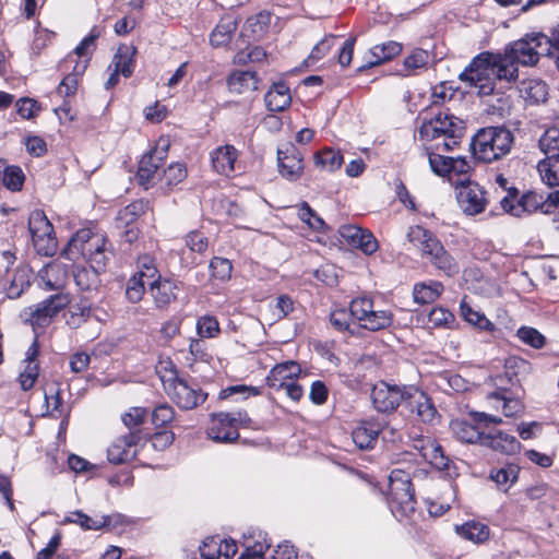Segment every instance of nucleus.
<instances>
[{"mask_svg":"<svg viewBox=\"0 0 559 559\" xmlns=\"http://www.w3.org/2000/svg\"><path fill=\"white\" fill-rule=\"evenodd\" d=\"M514 75L513 68L502 64L500 55L483 52L473 59L469 67L460 74V79L477 88L479 95H490L497 81L511 83L514 82Z\"/></svg>","mask_w":559,"mask_h":559,"instance_id":"1","label":"nucleus"},{"mask_svg":"<svg viewBox=\"0 0 559 559\" xmlns=\"http://www.w3.org/2000/svg\"><path fill=\"white\" fill-rule=\"evenodd\" d=\"M62 255L71 261L83 259L95 270H105L112 255V248L105 235L83 228L70 238Z\"/></svg>","mask_w":559,"mask_h":559,"instance_id":"2","label":"nucleus"},{"mask_svg":"<svg viewBox=\"0 0 559 559\" xmlns=\"http://www.w3.org/2000/svg\"><path fill=\"white\" fill-rule=\"evenodd\" d=\"M393 316L390 311L376 309L370 298L361 297L352 300L349 309H335L331 312V324L338 331L349 330L350 322H358L359 326L378 331L391 325Z\"/></svg>","mask_w":559,"mask_h":559,"instance_id":"3","label":"nucleus"},{"mask_svg":"<svg viewBox=\"0 0 559 559\" xmlns=\"http://www.w3.org/2000/svg\"><path fill=\"white\" fill-rule=\"evenodd\" d=\"M464 132V122L450 114H439L424 121L418 130L419 139L425 143L435 142L428 150L451 151Z\"/></svg>","mask_w":559,"mask_h":559,"instance_id":"4","label":"nucleus"},{"mask_svg":"<svg viewBox=\"0 0 559 559\" xmlns=\"http://www.w3.org/2000/svg\"><path fill=\"white\" fill-rule=\"evenodd\" d=\"M551 47L550 39L544 34H531L515 40L504 48L500 55V61L503 66L514 69V81L519 76L518 66H534L539 57L549 52Z\"/></svg>","mask_w":559,"mask_h":559,"instance_id":"5","label":"nucleus"},{"mask_svg":"<svg viewBox=\"0 0 559 559\" xmlns=\"http://www.w3.org/2000/svg\"><path fill=\"white\" fill-rule=\"evenodd\" d=\"M513 143L512 133L504 128L480 129L473 138L472 150L475 158L491 163L508 154Z\"/></svg>","mask_w":559,"mask_h":559,"instance_id":"6","label":"nucleus"},{"mask_svg":"<svg viewBox=\"0 0 559 559\" xmlns=\"http://www.w3.org/2000/svg\"><path fill=\"white\" fill-rule=\"evenodd\" d=\"M163 384L166 393L182 409H192L202 404L207 394L197 384H191L187 379L180 377H163Z\"/></svg>","mask_w":559,"mask_h":559,"instance_id":"7","label":"nucleus"},{"mask_svg":"<svg viewBox=\"0 0 559 559\" xmlns=\"http://www.w3.org/2000/svg\"><path fill=\"white\" fill-rule=\"evenodd\" d=\"M28 230L36 251L43 255H53L57 251V240L53 227L44 212L34 211L28 218Z\"/></svg>","mask_w":559,"mask_h":559,"instance_id":"8","label":"nucleus"},{"mask_svg":"<svg viewBox=\"0 0 559 559\" xmlns=\"http://www.w3.org/2000/svg\"><path fill=\"white\" fill-rule=\"evenodd\" d=\"M453 185L456 190L457 204L464 214L474 216L486 210L487 192L477 182L464 178Z\"/></svg>","mask_w":559,"mask_h":559,"instance_id":"9","label":"nucleus"},{"mask_svg":"<svg viewBox=\"0 0 559 559\" xmlns=\"http://www.w3.org/2000/svg\"><path fill=\"white\" fill-rule=\"evenodd\" d=\"M70 301L69 294L64 292L56 293L36 306L29 307L24 313L34 329L46 328L50 324L52 318L64 309Z\"/></svg>","mask_w":559,"mask_h":559,"instance_id":"10","label":"nucleus"},{"mask_svg":"<svg viewBox=\"0 0 559 559\" xmlns=\"http://www.w3.org/2000/svg\"><path fill=\"white\" fill-rule=\"evenodd\" d=\"M407 393H409V386L401 388L380 381L372 388L371 400L378 412L392 413L402 402L406 405Z\"/></svg>","mask_w":559,"mask_h":559,"instance_id":"11","label":"nucleus"},{"mask_svg":"<svg viewBox=\"0 0 559 559\" xmlns=\"http://www.w3.org/2000/svg\"><path fill=\"white\" fill-rule=\"evenodd\" d=\"M167 150L168 142L160 140L150 153L141 158L138 169V180L145 189L157 185L160 176L158 168L166 157Z\"/></svg>","mask_w":559,"mask_h":559,"instance_id":"12","label":"nucleus"},{"mask_svg":"<svg viewBox=\"0 0 559 559\" xmlns=\"http://www.w3.org/2000/svg\"><path fill=\"white\" fill-rule=\"evenodd\" d=\"M389 503L393 513L408 516L415 510L414 490L411 483L389 480Z\"/></svg>","mask_w":559,"mask_h":559,"instance_id":"13","label":"nucleus"},{"mask_svg":"<svg viewBox=\"0 0 559 559\" xmlns=\"http://www.w3.org/2000/svg\"><path fill=\"white\" fill-rule=\"evenodd\" d=\"M420 254L447 275H453L459 272L456 262L445 251L440 240L433 234L428 238L425 249H423Z\"/></svg>","mask_w":559,"mask_h":559,"instance_id":"14","label":"nucleus"},{"mask_svg":"<svg viewBox=\"0 0 559 559\" xmlns=\"http://www.w3.org/2000/svg\"><path fill=\"white\" fill-rule=\"evenodd\" d=\"M239 418L226 413L214 415L207 429L209 437L217 442H233L238 439Z\"/></svg>","mask_w":559,"mask_h":559,"instance_id":"15","label":"nucleus"},{"mask_svg":"<svg viewBox=\"0 0 559 559\" xmlns=\"http://www.w3.org/2000/svg\"><path fill=\"white\" fill-rule=\"evenodd\" d=\"M68 281V270L66 265L53 261L40 269L36 276V284L44 290L63 292Z\"/></svg>","mask_w":559,"mask_h":559,"instance_id":"16","label":"nucleus"},{"mask_svg":"<svg viewBox=\"0 0 559 559\" xmlns=\"http://www.w3.org/2000/svg\"><path fill=\"white\" fill-rule=\"evenodd\" d=\"M39 345L35 338L25 353V358L21 362L19 383L23 391L31 390L39 376Z\"/></svg>","mask_w":559,"mask_h":559,"instance_id":"17","label":"nucleus"},{"mask_svg":"<svg viewBox=\"0 0 559 559\" xmlns=\"http://www.w3.org/2000/svg\"><path fill=\"white\" fill-rule=\"evenodd\" d=\"M139 436L130 431L112 441L107 450L108 460L114 464H121L132 460L136 454Z\"/></svg>","mask_w":559,"mask_h":559,"instance_id":"18","label":"nucleus"},{"mask_svg":"<svg viewBox=\"0 0 559 559\" xmlns=\"http://www.w3.org/2000/svg\"><path fill=\"white\" fill-rule=\"evenodd\" d=\"M341 236L346 239L352 246L359 248L366 254L374 253L378 248V241L374 236L358 226L345 225L340 229Z\"/></svg>","mask_w":559,"mask_h":559,"instance_id":"19","label":"nucleus"},{"mask_svg":"<svg viewBox=\"0 0 559 559\" xmlns=\"http://www.w3.org/2000/svg\"><path fill=\"white\" fill-rule=\"evenodd\" d=\"M451 430L454 436L462 442L480 444L483 443V437L486 435V430L480 424L475 421V414L472 415V419H454L451 421Z\"/></svg>","mask_w":559,"mask_h":559,"instance_id":"20","label":"nucleus"},{"mask_svg":"<svg viewBox=\"0 0 559 559\" xmlns=\"http://www.w3.org/2000/svg\"><path fill=\"white\" fill-rule=\"evenodd\" d=\"M406 407L411 412H415L418 418L424 423H432L437 416V411L430 399L423 391L414 386H409Z\"/></svg>","mask_w":559,"mask_h":559,"instance_id":"21","label":"nucleus"},{"mask_svg":"<svg viewBox=\"0 0 559 559\" xmlns=\"http://www.w3.org/2000/svg\"><path fill=\"white\" fill-rule=\"evenodd\" d=\"M537 170L542 181L550 188H557L548 194V200L559 205V158L546 157L537 164Z\"/></svg>","mask_w":559,"mask_h":559,"instance_id":"22","label":"nucleus"},{"mask_svg":"<svg viewBox=\"0 0 559 559\" xmlns=\"http://www.w3.org/2000/svg\"><path fill=\"white\" fill-rule=\"evenodd\" d=\"M32 271L27 266H19L10 280L0 283V294L8 299H17L31 286Z\"/></svg>","mask_w":559,"mask_h":559,"instance_id":"23","label":"nucleus"},{"mask_svg":"<svg viewBox=\"0 0 559 559\" xmlns=\"http://www.w3.org/2000/svg\"><path fill=\"white\" fill-rule=\"evenodd\" d=\"M150 293L158 308H164L177 298L179 285L169 278H162L159 275L156 280L148 283Z\"/></svg>","mask_w":559,"mask_h":559,"instance_id":"24","label":"nucleus"},{"mask_svg":"<svg viewBox=\"0 0 559 559\" xmlns=\"http://www.w3.org/2000/svg\"><path fill=\"white\" fill-rule=\"evenodd\" d=\"M277 159L283 177L288 180H296L300 177L304 169L302 158L293 145L286 150H278Z\"/></svg>","mask_w":559,"mask_h":559,"instance_id":"25","label":"nucleus"},{"mask_svg":"<svg viewBox=\"0 0 559 559\" xmlns=\"http://www.w3.org/2000/svg\"><path fill=\"white\" fill-rule=\"evenodd\" d=\"M301 368L295 361H285L277 364L272 368L269 376L266 377V383L274 390H281V388L295 379L300 374Z\"/></svg>","mask_w":559,"mask_h":559,"instance_id":"26","label":"nucleus"},{"mask_svg":"<svg viewBox=\"0 0 559 559\" xmlns=\"http://www.w3.org/2000/svg\"><path fill=\"white\" fill-rule=\"evenodd\" d=\"M483 438L481 445L488 447L493 451L508 455L520 452L521 443L514 436L508 435L503 431H487Z\"/></svg>","mask_w":559,"mask_h":559,"instance_id":"27","label":"nucleus"},{"mask_svg":"<svg viewBox=\"0 0 559 559\" xmlns=\"http://www.w3.org/2000/svg\"><path fill=\"white\" fill-rule=\"evenodd\" d=\"M238 151L233 145H223L211 153V162L216 173L229 176L235 171Z\"/></svg>","mask_w":559,"mask_h":559,"instance_id":"28","label":"nucleus"},{"mask_svg":"<svg viewBox=\"0 0 559 559\" xmlns=\"http://www.w3.org/2000/svg\"><path fill=\"white\" fill-rule=\"evenodd\" d=\"M264 100L265 106L270 111H284L292 103L290 90L283 82L274 83L265 94Z\"/></svg>","mask_w":559,"mask_h":559,"instance_id":"29","label":"nucleus"},{"mask_svg":"<svg viewBox=\"0 0 559 559\" xmlns=\"http://www.w3.org/2000/svg\"><path fill=\"white\" fill-rule=\"evenodd\" d=\"M380 433L383 435V438H386V430H381L378 424L362 423L354 429L352 438L359 449L367 450L373 448Z\"/></svg>","mask_w":559,"mask_h":559,"instance_id":"30","label":"nucleus"},{"mask_svg":"<svg viewBox=\"0 0 559 559\" xmlns=\"http://www.w3.org/2000/svg\"><path fill=\"white\" fill-rule=\"evenodd\" d=\"M227 84L231 93L245 94L258 88L259 79L251 71H235L228 76Z\"/></svg>","mask_w":559,"mask_h":559,"instance_id":"31","label":"nucleus"},{"mask_svg":"<svg viewBox=\"0 0 559 559\" xmlns=\"http://www.w3.org/2000/svg\"><path fill=\"white\" fill-rule=\"evenodd\" d=\"M551 206L555 205L548 200V198L546 201H543L542 195L535 192H528L523 194L516 203V217H521L524 214H531L537 211L547 213Z\"/></svg>","mask_w":559,"mask_h":559,"instance_id":"32","label":"nucleus"},{"mask_svg":"<svg viewBox=\"0 0 559 559\" xmlns=\"http://www.w3.org/2000/svg\"><path fill=\"white\" fill-rule=\"evenodd\" d=\"M273 16L266 11H262L253 16H250L243 26L246 36L253 40L263 38L271 26Z\"/></svg>","mask_w":559,"mask_h":559,"instance_id":"33","label":"nucleus"},{"mask_svg":"<svg viewBox=\"0 0 559 559\" xmlns=\"http://www.w3.org/2000/svg\"><path fill=\"white\" fill-rule=\"evenodd\" d=\"M455 533L462 538L474 544H480L489 538V527L478 521H468L462 525H455Z\"/></svg>","mask_w":559,"mask_h":559,"instance_id":"34","label":"nucleus"},{"mask_svg":"<svg viewBox=\"0 0 559 559\" xmlns=\"http://www.w3.org/2000/svg\"><path fill=\"white\" fill-rule=\"evenodd\" d=\"M401 44L393 40L374 45L368 51L367 63L370 67L383 63L397 56L401 52Z\"/></svg>","mask_w":559,"mask_h":559,"instance_id":"35","label":"nucleus"},{"mask_svg":"<svg viewBox=\"0 0 559 559\" xmlns=\"http://www.w3.org/2000/svg\"><path fill=\"white\" fill-rule=\"evenodd\" d=\"M521 96L530 104H539L546 100L548 88L540 80H526L520 84Z\"/></svg>","mask_w":559,"mask_h":559,"instance_id":"36","label":"nucleus"},{"mask_svg":"<svg viewBox=\"0 0 559 559\" xmlns=\"http://www.w3.org/2000/svg\"><path fill=\"white\" fill-rule=\"evenodd\" d=\"M344 162L341 152L326 147L314 154V165L322 171L333 173L337 170Z\"/></svg>","mask_w":559,"mask_h":559,"instance_id":"37","label":"nucleus"},{"mask_svg":"<svg viewBox=\"0 0 559 559\" xmlns=\"http://www.w3.org/2000/svg\"><path fill=\"white\" fill-rule=\"evenodd\" d=\"M236 28L237 22L234 17H223L211 34V44L215 47H221L228 44Z\"/></svg>","mask_w":559,"mask_h":559,"instance_id":"38","label":"nucleus"},{"mask_svg":"<svg viewBox=\"0 0 559 559\" xmlns=\"http://www.w3.org/2000/svg\"><path fill=\"white\" fill-rule=\"evenodd\" d=\"M100 271L102 270H95V267L92 266H90L88 269L84 266L76 267L73 271V277L76 286L82 292L96 290L97 287L99 286L98 274Z\"/></svg>","mask_w":559,"mask_h":559,"instance_id":"39","label":"nucleus"},{"mask_svg":"<svg viewBox=\"0 0 559 559\" xmlns=\"http://www.w3.org/2000/svg\"><path fill=\"white\" fill-rule=\"evenodd\" d=\"M64 521L67 523L78 524L84 530H100L109 524V519L106 515L90 516L81 511L71 512Z\"/></svg>","mask_w":559,"mask_h":559,"instance_id":"40","label":"nucleus"},{"mask_svg":"<svg viewBox=\"0 0 559 559\" xmlns=\"http://www.w3.org/2000/svg\"><path fill=\"white\" fill-rule=\"evenodd\" d=\"M135 51V47L133 46H120L117 53L114 56V70L121 73L126 78L130 76L133 72V57Z\"/></svg>","mask_w":559,"mask_h":559,"instance_id":"41","label":"nucleus"},{"mask_svg":"<svg viewBox=\"0 0 559 559\" xmlns=\"http://www.w3.org/2000/svg\"><path fill=\"white\" fill-rule=\"evenodd\" d=\"M187 177V169L180 163L169 165L158 178L159 188L163 190H170Z\"/></svg>","mask_w":559,"mask_h":559,"instance_id":"42","label":"nucleus"},{"mask_svg":"<svg viewBox=\"0 0 559 559\" xmlns=\"http://www.w3.org/2000/svg\"><path fill=\"white\" fill-rule=\"evenodd\" d=\"M87 68L86 60L76 61L73 72L66 75L58 86V93L61 96L73 95L78 87V76L83 74Z\"/></svg>","mask_w":559,"mask_h":559,"instance_id":"43","label":"nucleus"},{"mask_svg":"<svg viewBox=\"0 0 559 559\" xmlns=\"http://www.w3.org/2000/svg\"><path fill=\"white\" fill-rule=\"evenodd\" d=\"M461 313L465 321L479 330L488 332H492L495 330L493 323L489 321L484 313L475 310L464 300L461 302Z\"/></svg>","mask_w":559,"mask_h":559,"instance_id":"44","label":"nucleus"},{"mask_svg":"<svg viewBox=\"0 0 559 559\" xmlns=\"http://www.w3.org/2000/svg\"><path fill=\"white\" fill-rule=\"evenodd\" d=\"M538 146L547 157L559 158V128L547 129L539 138Z\"/></svg>","mask_w":559,"mask_h":559,"instance_id":"45","label":"nucleus"},{"mask_svg":"<svg viewBox=\"0 0 559 559\" xmlns=\"http://www.w3.org/2000/svg\"><path fill=\"white\" fill-rule=\"evenodd\" d=\"M443 290V286L439 282H430L429 284H417L414 287V299L419 304H429L435 301Z\"/></svg>","mask_w":559,"mask_h":559,"instance_id":"46","label":"nucleus"},{"mask_svg":"<svg viewBox=\"0 0 559 559\" xmlns=\"http://www.w3.org/2000/svg\"><path fill=\"white\" fill-rule=\"evenodd\" d=\"M427 449L423 457L438 469L449 466V459L444 455L441 445L436 440H427Z\"/></svg>","mask_w":559,"mask_h":559,"instance_id":"47","label":"nucleus"},{"mask_svg":"<svg viewBox=\"0 0 559 559\" xmlns=\"http://www.w3.org/2000/svg\"><path fill=\"white\" fill-rule=\"evenodd\" d=\"M3 170L2 182L5 188L11 191L21 190L24 181V175L20 167H5L4 162L0 160V173Z\"/></svg>","mask_w":559,"mask_h":559,"instance_id":"48","label":"nucleus"},{"mask_svg":"<svg viewBox=\"0 0 559 559\" xmlns=\"http://www.w3.org/2000/svg\"><path fill=\"white\" fill-rule=\"evenodd\" d=\"M519 466L514 464L507 465L495 472H491L490 478L507 491L518 479Z\"/></svg>","mask_w":559,"mask_h":559,"instance_id":"49","label":"nucleus"},{"mask_svg":"<svg viewBox=\"0 0 559 559\" xmlns=\"http://www.w3.org/2000/svg\"><path fill=\"white\" fill-rule=\"evenodd\" d=\"M147 202L142 200L135 201L119 211L117 221L119 224L128 226L135 222L147 210Z\"/></svg>","mask_w":559,"mask_h":559,"instance_id":"50","label":"nucleus"},{"mask_svg":"<svg viewBox=\"0 0 559 559\" xmlns=\"http://www.w3.org/2000/svg\"><path fill=\"white\" fill-rule=\"evenodd\" d=\"M489 399L497 403V408H501L502 413L507 417L514 416L522 411V403L518 399H509L500 393L495 392L489 395Z\"/></svg>","mask_w":559,"mask_h":559,"instance_id":"51","label":"nucleus"},{"mask_svg":"<svg viewBox=\"0 0 559 559\" xmlns=\"http://www.w3.org/2000/svg\"><path fill=\"white\" fill-rule=\"evenodd\" d=\"M146 283L148 284L150 281L138 274H134L129 278L126 287V296L128 300L131 302H139L145 293Z\"/></svg>","mask_w":559,"mask_h":559,"instance_id":"52","label":"nucleus"},{"mask_svg":"<svg viewBox=\"0 0 559 559\" xmlns=\"http://www.w3.org/2000/svg\"><path fill=\"white\" fill-rule=\"evenodd\" d=\"M100 36V31L97 27H93L90 34L82 39V41L75 47L74 55L79 58H84L88 62L92 52L94 50L95 40Z\"/></svg>","mask_w":559,"mask_h":559,"instance_id":"53","label":"nucleus"},{"mask_svg":"<svg viewBox=\"0 0 559 559\" xmlns=\"http://www.w3.org/2000/svg\"><path fill=\"white\" fill-rule=\"evenodd\" d=\"M427 317L432 328L449 326L454 321L452 312L442 307L432 308Z\"/></svg>","mask_w":559,"mask_h":559,"instance_id":"54","label":"nucleus"},{"mask_svg":"<svg viewBox=\"0 0 559 559\" xmlns=\"http://www.w3.org/2000/svg\"><path fill=\"white\" fill-rule=\"evenodd\" d=\"M451 158L441 155L440 153L429 152L428 159L431 170L441 177L450 175Z\"/></svg>","mask_w":559,"mask_h":559,"instance_id":"55","label":"nucleus"},{"mask_svg":"<svg viewBox=\"0 0 559 559\" xmlns=\"http://www.w3.org/2000/svg\"><path fill=\"white\" fill-rule=\"evenodd\" d=\"M210 270L213 277L226 281L231 275V262L224 258L215 257L211 260Z\"/></svg>","mask_w":559,"mask_h":559,"instance_id":"56","label":"nucleus"},{"mask_svg":"<svg viewBox=\"0 0 559 559\" xmlns=\"http://www.w3.org/2000/svg\"><path fill=\"white\" fill-rule=\"evenodd\" d=\"M336 37L335 36H325L321 41H319L311 50V53L309 55L307 59V64L312 66L318 60L323 58L334 46Z\"/></svg>","mask_w":559,"mask_h":559,"instance_id":"57","label":"nucleus"},{"mask_svg":"<svg viewBox=\"0 0 559 559\" xmlns=\"http://www.w3.org/2000/svg\"><path fill=\"white\" fill-rule=\"evenodd\" d=\"M211 540H213L216 544L217 548H219L218 551L214 552V559H219L221 557H224L225 559H230L236 555L237 545L234 540H222L218 537L211 536L206 537L203 540V543L210 544Z\"/></svg>","mask_w":559,"mask_h":559,"instance_id":"58","label":"nucleus"},{"mask_svg":"<svg viewBox=\"0 0 559 559\" xmlns=\"http://www.w3.org/2000/svg\"><path fill=\"white\" fill-rule=\"evenodd\" d=\"M197 331L201 337H215L219 333V325L216 318L203 316L197 322Z\"/></svg>","mask_w":559,"mask_h":559,"instance_id":"59","label":"nucleus"},{"mask_svg":"<svg viewBox=\"0 0 559 559\" xmlns=\"http://www.w3.org/2000/svg\"><path fill=\"white\" fill-rule=\"evenodd\" d=\"M429 55L427 51L417 49L413 51L404 60V66L407 69V74H414L417 70L425 68L428 63Z\"/></svg>","mask_w":559,"mask_h":559,"instance_id":"60","label":"nucleus"},{"mask_svg":"<svg viewBox=\"0 0 559 559\" xmlns=\"http://www.w3.org/2000/svg\"><path fill=\"white\" fill-rule=\"evenodd\" d=\"M431 235V231L421 226H412L407 231V239L414 248L421 252Z\"/></svg>","mask_w":559,"mask_h":559,"instance_id":"61","label":"nucleus"},{"mask_svg":"<svg viewBox=\"0 0 559 559\" xmlns=\"http://www.w3.org/2000/svg\"><path fill=\"white\" fill-rule=\"evenodd\" d=\"M516 334L523 343L534 348H540L545 343V337L534 328L522 326Z\"/></svg>","mask_w":559,"mask_h":559,"instance_id":"62","label":"nucleus"},{"mask_svg":"<svg viewBox=\"0 0 559 559\" xmlns=\"http://www.w3.org/2000/svg\"><path fill=\"white\" fill-rule=\"evenodd\" d=\"M294 309V302L287 295L277 297L275 305L272 308V319L274 321L285 318Z\"/></svg>","mask_w":559,"mask_h":559,"instance_id":"63","label":"nucleus"},{"mask_svg":"<svg viewBox=\"0 0 559 559\" xmlns=\"http://www.w3.org/2000/svg\"><path fill=\"white\" fill-rule=\"evenodd\" d=\"M175 416V412L168 404L156 406L152 413V421L156 427H163L169 424Z\"/></svg>","mask_w":559,"mask_h":559,"instance_id":"64","label":"nucleus"}]
</instances>
